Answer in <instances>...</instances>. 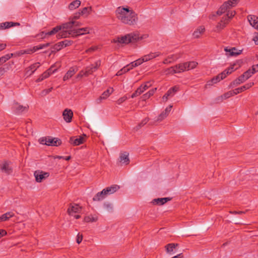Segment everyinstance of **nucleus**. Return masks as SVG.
I'll return each instance as SVG.
<instances>
[{
  "label": "nucleus",
  "mask_w": 258,
  "mask_h": 258,
  "mask_svg": "<svg viewBox=\"0 0 258 258\" xmlns=\"http://www.w3.org/2000/svg\"><path fill=\"white\" fill-rule=\"evenodd\" d=\"M115 14L117 18L124 24L134 26L138 23L137 14L128 7L117 8Z\"/></svg>",
  "instance_id": "1"
},
{
  "label": "nucleus",
  "mask_w": 258,
  "mask_h": 258,
  "mask_svg": "<svg viewBox=\"0 0 258 258\" xmlns=\"http://www.w3.org/2000/svg\"><path fill=\"white\" fill-rule=\"evenodd\" d=\"M143 38V36H140L138 33H131L121 37H118L116 39H114L113 42L127 44L130 43H135Z\"/></svg>",
  "instance_id": "2"
},
{
  "label": "nucleus",
  "mask_w": 258,
  "mask_h": 258,
  "mask_svg": "<svg viewBox=\"0 0 258 258\" xmlns=\"http://www.w3.org/2000/svg\"><path fill=\"white\" fill-rule=\"evenodd\" d=\"M40 144L47 146H58L61 143V140L56 138L50 137L41 138L39 140Z\"/></svg>",
  "instance_id": "3"
},
{
  "label": "nucleus",
  "mask_w": 258,
  "mask_h": 258,
  "mask_svg": "<svg viewBox=\"0 0 258 258\" xmlns=\"http://www.w3.org/2000/svg\"><path fill=\"white\" fill-rule=\"evenodd\" d=\"M239 0H228L227 1V20L230 19L235 15V12L232 10H228L229 7H234L237 5Z\"/></svg>",
  "instance_id": "4"
},
{
  "label": "nucleus",
  "mask_w": 258,
  "mask_h": 258,
  "mask_svg": "<svg viewBox=\"0 0 258 258\" xmlns=\"http://www.w3.org/2000/svg\"><path fill=\"white\" fill-rule=\"evenodd\" d=\"M29 106L28 105L23 106L18 102H14L12 105V109L13 111L17 114H20L24 112L28 111Z\"/></svg>",
  "instance_id": "5"
},
{
  "label": "nucleus",
  "mask_w": 258,
  "mask_h": 258,
  "mask_svg": "<svg viewBox=\"0 0 258 258\" xmlns=\"http://www.w3.org/2000/svg\"><path fill=\"white\" fill-rule=\"evenodd\" d=\"M34 175L37 182H41L49 176V173L38 170L34 172Z\"/></svg>",
  "instance_id": "6"
},
{
  "label": "nucleus",
  "mask_w": 258,
  "mask_h": 258,
  "mask_svg": "<svg viewBox=\"0 0 258 258\" xmlns=\"http://www.w3.org/2000/svg\"><path fill=\"white\" fill-rule=\"evenodd\" d=\"M50 45V43H46L45 44H40L38 46H34L32 49H27L26 50H22L19 53V54H30L34 52H35L39 49H43L49 46Z\"/></svg>",
  "instance_id": "7"
},
{
  "label": "nucleus",
  "mask_w": 258,
  "mask_h": 258,
  "mask_svg": "<svg viewBox=\"0 0 258 258\" xmlns=\"http://www.w3.org/2000/svg\"><path fill=\"white\" fill-rule=\"evenodd\" d=\"M170 73H179L187 70L186 62L179 63L169 69Z\"/></svg>",
  "instance_id": "8"
},
{
  "label": "nucleus",
  "mask_w": 258,
  "mask_h": 258,
  "mask_svg": "<svg viewBox=\"0 0 258 258\" xmlns=\"http://www.w3.org/2000/svg\"><path fill=\"white\" fill-rule=\"evenodd\" d=\"M151 86L150 82H147L144 85H141L137 90L132 95L131 97L134 98L141 94L144 91L147 90Z\"/></svg>",
  "instance_id": "9"
},
{
  "label": "nucleus",
  "mask_w": 258,
  "mask_h": 258,
  "mask_svg": "<svg viewBox=\"0 0 258 258\" xmlns=\"http://www.w3.org/2000/svg\"><path fill=\"white\" fill-rule=\"evenodd\" d=\"M101 61L98 60L96 61L94 64H92L86 67L85 71L87 76L92 74L93 72H95L100 66Z\"/></svg>",
  "instance_id": "10"
},
{
  "label": "nucleus",
  "mask_w": 258,
  "mask_h": 258,
  "mask_svg": "<svg viewBox=\"0 0 258 258\" xmlns=\"http://www.w3.org/2000/svg\"><path fill=\"white\" fill-rule=\"evenodd\" d=\"M82 207L77 204H71L68 209V213L71 216H74V214L79 213L81 211Z\"/></svg>",
  "instance_id": "11"
},
{
  "label": "nucleus",
  "mask_w": 258,
  "mask_h": 258,
  "mask_svg": "<svg viewBox=\"0 0 258 258\" xmlns=\"http://www.w3.org/2000/svg\"><path fill=\"white\" fill-rule=\"evenodd\" d=\"M91 29L89 27H85L83 28H80L76 30H73L74 31V37H77L80 35H84L86 34H89Z\"/></svg>",
  "instance_id": "12"
},
{
  "label": "nucleus",
  "mask_w": 258,
  "mask_h": 258,
  "mask_svg": "<svg viewBox=\"0 0 258 258\" xmlns=\"http://www.w3.org/2000/svg\"><path fill=\"white\" fill-rule=\"evenodd\" d=\"M62 115L64 120L67 122H71L72 120L73 116V112L72 110L69 109H66L64 110L62 113Z\"/></svg>",
  "instance_id": "13"
},
{
  "label": "nucleus",
  "mask_w": 258,
  "mask_h": 258,
  "mask_svg": "<svg viewBox=\"0 0 258 258\" xmlns=\"http://www.w3.org/2000/svg\"><path fill=\"white\" fill-rule=\"evenodd\" d=\"M178 246V244L177 243H169L165 246L167 253L170 254H173L176 251Z\"/></svg>",
  "instance_id": "14"
},
{
  "label": "nucleus",
  "mask_w": 258,
  "mask_h": 258,
  "mask_svg": "<svg viewBox=\"0 0 258 258\" xmlns=\"http://www.w3.org/2000/svg\"><path fill=\"white\" fill-rule=\"evenodd\" d=\"M247 79H248V78L247 77V76L245 75L244 74H243L240 76H239L238 78L234 80L230 84V87H233L234 86H237L242 83H243Z\"/></svg>",
  "instance_id": "15"
},
{
  "label": "nucleus",
  "mask_w": 258,
  "mask_h": 258,
  "mask_svg": "<svg viewBox=\"0 0 258 258\" xmlns=\"http://www.w3.org/2000/svg\"><path fill=\"white\" fill-rule=\"evenodd\" d=\"M1 170L7 174H10L13 172L12 168L10 166L9 163L7 161L4 162L1 166Z\"/></svg>",
  "instance_id": "16"
},
{
  "label": "nucleus",
  "mask_w": 258,
  "mask_h": 258,
  "mask_svg": "<svg viewBox=\"0 0 258 258\" xmlns=\"http://www.w3.org/2000/svg\"><path fill=\"white\" fill-rule=\"evenodd\" d=\"M40 67V63L36 62L26 69V74L28 76L32 75L34 72Z\"/></svg>",
  "instance_id": "17"
},
{
  "label": "nucleus",
  "mask_w": 258,
  "mask_h": 258,
  "mask_svg": "<svg viewBox=\"0 0 258 258\" xmlns=\"http://www.w3.org/2000/svg\"><path fill=\"white\" fill-rule=\"evenodd\" d=\"M120 188V187L118 185L114 184L110 186L107 187L103 189L105 191V194L108 196L113 194Z\"/></svg>",
  "instance_id": "18"
},
{
  "label": "nucleus",
  "mask_w": 258,
  "mask_h": 258,
  "mask_svg": "<svg viewBox=\"0 0 258 258\" xmlns=\"http://www.w3.org/2000/svg\"><path fill=\"white\" fill-rule=\"evenodd\" d=\"M178 90V87L177 86H174L171 88L167 92V93L163 96L162 99L163 101H166L168 100L169 96H173L175 93Z\"/></svg>",
  "instance_id": "19"
},
{
  "label": "nucleus",
  "mask_w": 258,
  "mask_h": 258,
  "mask_svg": "<svg viewBox=\"0 0 258 258\" xmlns=\"http://www.w3.org/2000/svg\"><path fill=\"white\" fill-rule=\"evenodd\" d=\"M113 92V88L108 89L104 91L101 95L96 100L97 103H101L102 99H106Z\"/></svg>",
  "instance_id": "20"
},
{
  "label": "nucleus",
  "mask_w": 258,
  "mask_h": 258,
  "mask_svg": "<svg viewBox=\"0 0 258 258\" xmlns=\"http://www.w3.org/2000/svg\"><path fill=\"white\" fill-rule=\"evenodd\" d=\"M250 24L258 30V17L254 15H249L247 17Z\"/></svg>",
  "instance_id": "21"
},
{
  "label": "nucleus",
  "mask_w": 258,
  "mask_h": 258,
  "mask_svg": "<svg viewBox=\"0 0 258 258\" xmlns=\"http://www.w3.org/2000/svg\"><path fill=\"white\" fill-rule=\"evenodd\" d=\"M71 35L74 37V31L71 30H63L60 31L57 35V37L58 39L62 38H67Z\"/></svg>",
  "instance_id": "22"
},
{
  "label": "nucleus",
  "mask_w": 258,
  "mask_h": 258,
  "mask_svg": "<svg viewBox=\"0 0 258 258\" xmlns=\"http://www.w3.org/2000/svg\"><path fill=\"white\" fill-rule=\"evenodd\" d=\"M84 140L83 137L81 136H79V138L76 139L75 137H72L70 138L69 142L74 146H78L83 144Z\"/></svg>",
  "instance_id": "23"
},
{
  "label": "nucleus",
  "mask_w": 258,
  "mask_h": 258,
  "mask_svg": "<svg viewBox=\"0 0 258 258\" xmlns=\"http://www.w3.org/2000/svg\"><path fill=\"white\" fill-rule=\"evenodd\" d=\"M241 50H238L235 47L228 49L227 48V56L228 55L230 56H236L241 53Z\"/></svg>",
  "instance_id": "24"
},
{
  "label": "nucleus",
  "mask_w": 258,
  "mask_h": 258,
  "mask_svg": "<svg viewBox=\"0 0 258 258\" xmlns=\"http://www.w3.org/2000/svg\"><path fill=\"white\" fill-rule=\"evenodd\" d=\"M160 55V53L159 52H151L150 53L143 56V61L146 62L159 56Z\"/></svg>",
  "instance_id": "25"
},
{
  "label": "nucleus",
  "mask_w": 258,
  "mask_h": 258,
  "mask_svg": "<svg viewBox=\"0 0 258 258\" xmlns=\"http://www.w3.org/2000/svg\"><path fill=\"white\" fill-rule=\"evenodd\" d=\"M258 72V63L255 65H253L251 69H249L248 70L245 72L243 74L247 76L249 79L253 74Z\"/></svg>",
  "instance_id": "26"
},
{
  "label": "nucleus",
  "mask_w": 258,
  "mask_h": 258,
  "mask_svg": "<svg viewBox=\"0 0 258 258\" xmlns=\"http://www.w3.org/2000/svg\"><path fill=\"white\" fill-rule=\"evenodd\" d=\"M226 26V18L222 17L221 20L218 23L214 31L215 32H219L222 29H223Z\"/></svg>",
  "instance_id": "27"
},
{
  "label": "nucleus",
  "mask_w": 258,
  "mask_h": 258,
  "mask_svg": "<svg viewBox=\"0 0 258 258\" xmlns=\"http://www.w3.org/2000/svg\"><path fill=\"white\" fill-rule=\"evenodd\" d=\"M107 195L105 191L103 189L101 191L98 192L93 198L94 201H100L104 199Z\"/></svg>",
  "instance_id": "28"
},
{
  "label": "nucleus",
  "mask_w": 258,
  "mask_h": 258,
  "mask_svg": "<svg viewBox=\"0 0 258 258\" xmlns=\"http://www.w3.org/2000/svg\"><path fill=\"white\" fill-rule=\"evenodd\" d=\"M119 161L125 165L128 164L130 163L128 153L126 152L121 153L119 157Z\"/></svg>",
  "instance_id": "29"
},
{
  "label": "nucleus",
  "mask_w": 258,
  "mask_h": 258,
  "mask_svg": "<svg viewBox=\"0 0 258 258\" xmlns=\"http://www.w3.org/2000/svg\"><path fill=\"white\" fill-rule=\"evenodd\" d=\"M171 200L170 198H158L153 200V203L158 205H163Z\"/></svg>",
  "instance_id": "30"
},
{
  "label": "nucleus",
  "mask_w": 258,
  "mask_h": 258,
  "mask_svg": "<svg viewBox=\"0 0 258 258\" xmlns=\"http://www.w3.org/2000/svg\"><path fill=\"white\" fill-rule=\"evenodd\" d=\"M205 30V29L204 26H201L199 27L192 34L194 37L195 38H199L200 36L204 33Z\"/></svg>",
  "instance_id": "31"
},
{
  "label": "nucleus",
  "mask_w": 258,
  "mask_h": 258,
  "mask_svg": "<svg viewBox=\"0 0 258 258\" xmlns=\"http://www.w3.org/2000/svg\"><path fill=\"white\" fill-rule=\"evenodd\" d=\"M253 85H254L253 83H249L246 84L245 85H243L239 88L235 89V90L236 92V94H237L240 92L244 91V90H246L250 88Z\"/></svg>",
  "instance_id": "32"
},
{
  "label": "nucleus",
  "mask_w": 258,
  "mask_h": 258,
  "mask_svg": "<svg viewBox=\"0 0 258 258\" xmlns=\"http://www.w3.org/2000/svg\"><path fill=\"white\" fill-rule=\"evenodd\" d=\"M168 115L167 114L163 111L161 114L158 116L156 120L154 121L150 122L149 124L150 125H154L156 122H159L162 121L163 119H164Z\"/></svg>",
  "instance_id": "33"
},
{
  "label": "nucleus",
  "mask_w": 258,
  "mask_h": 258,
  "mask_svg": "<svg viewBox=\"0 0 258 258\" xmlns=\"http://www.w3.org/2000/svg\"><path fill=\"white\" fill-rule=\"evenodd\" d=\"M76 71L75 69L71 68L66 74L63 78V81H66L71 78L75 73Z\"/></svg>",
  "instance_id": "34"
},
{
  "label": "nucleus",
  "mask_w": 258,
  "mask_h": 258,
  "mask_svg": "<svg viewBox=\"0 0 258 258\" xmlns=\"http://www.w3.org/2000/svg\"><path fill=\"white\" fill-rule=\"evenodd\" d=\"M226 70L223 71L221 73L219 74L216 77L213 78L215 82V84L219 82L220 81L223 80L226 78Z\"/></svg>",
  "instance_id": "35"
},
{
  "label": "nucleus",
  "mask_w": 258,
  "mask_h": 258,
  "mask_svg": "<svg viewBox=\"0 0 258 258\" xmlns=\"http://www.w3.org/2000/svg\"><path fill=\"white\" fill-rule=\"evenodd\" d=\"M81 5V1L79 0H75L72 2L69 5V9L70 10H74L78 8Z\"/></svg>",
  "instance_id": "36"
},
{
  "label": "nucleus",
  "mask_w": 258,
  "mask_h": 258,
  "mask_svg": "<svg viewBox=\"0 0 258 258\" xmlns=\"http://www.w3.org/2000/svg\"><path fill=\"white\" fill-rule=\"evenodd\" d=\"M70 21L66 23L63 24L61 26V29H71L74 27V23L72 20H69Z\"/></svg>",
  "instance_id": "37"
},
{
  "label": "nucleus",
  "mask_w": 258,
  "mask_h": 258,
  "mask_svg": "<svg viewBox=\"0 0 258 258\" xmlns=\"http://www.w3.org/2000/svg\"><path fill=\"white\" fill-rule=\"evenodd\" d=\"M149 118L146 117L141 122H140L138 125L134 127V130L136 131H138L139 129H140L142 126L145 125L149 121Z\"/></svg>",
  "instance_id": "38"
},
{
  "label": "nucleus",
  "mask_w": 258,
  "mask_h": 258,
  "mask_svg": "<svg viewBox=\"0 0 258 258\" xmlns=\"http://www.w3.org/2000/svg\"><path fill=\"white\" fill-rule=\"evenodd\" d=\"M156 90V88H154L152 90H150L147 93L144 94L142 97L143 100H145L149 98L151 96H152L154 94Z\"/></svg>",
  "instance_id": "39"
},
{
  "label": "nucleus",
  "mask_w": 258,
  "mask_h": 258,
  "mask_svg": "<svg viewBox=\"0 0 258 258\" xmlns=\"http://www.w3.org/2000/svg\"><path fill=\"white\" fill-rule=\"evenodd\" d=\"M103 207L108 212H112L113 211V206L111 203L105 202L103 204Z\"/></svg>",
  "instance_id": "40"
},
{
  "label": "nucleus",
  "mask_w": 258,
  "mask_h": 258,
  "mask_svg": "<svg viewBox=\"0 0 258 258\" xmlns=\"http://www.w3.org/2000/svg\"><path fill=\"white\" fill-rule=\"evenodd\" d=\"M91 10V7H85L81 11L79 10V11L82 16L85 15L86 17L90 14Z\"/></svg>",
  "instance_id": "41"
},
{
  "label": "nucleus",
  "mask_w": 258,
  "mask_h": 258,
  "mask_svg": "<svg viewBox=\"0 0 258 258\" xmlns=\"http://www.w3.org/2000/svg\"><path fill=\"white\" fill-rule=\"evenodd\" d=\"M13 53L7 54L0 57V65L5 62L7 60L10 59L11 57L13 56Z\"/></svg>",
  "instance_id": "42"
},
{
  "label": "nucleus",
  "mask_w": 258,
  "mask_h": 258,
  "mask_svg": "<svg viewBox=\"0 0 258 258\" xmlns=\"http://www.w3.org/2000/svg\"><path fill=\"white\" fill-rule=\"evenodd\" d=\"M73 41L70 40H64L59 42V45L62 48L68 46H70L73 44Z\"/></svg>",
  "instance_id": "43"
},
{
  "label": "nucleus",
  "mask_w": 258,
  "mask_h": 258,
  "mask_svg": "<svg viewBox=\"0 0 258 258\" xmlns=\"http://www.w3.org/2000/svg\"><path fill=\"white\" fill-rule=\"evenodd\" d=\"M239 67V65H237L236 63H233L227 69V75L231 74L233 71L236 70Z\"/></svg>",
  "instance_id": "44"
},
{
  "label": "nucleus",
  "mask_w": 258,
  "mask_h": 258,
  "mask_svg": "<svg viewBox=\"0 0 258 258\" xmlns=\"http://www.w3.org/2000/svg\"><path fill=\"white\" fill-rule=\"evenodd\" d=\"M186 64L187 70H189L195 68L197 67L198 63L196 61H189L186 62Z\"/></svg>",
  "instance_id": "45"
},
{
  "label": "nucleus",
  "mask_w": 258,
  "mask_h": 258,
  "mask_svg": "<svg viewBox=\"0 0 258 258\" xmlns=\"http://www.w3.org/2000/svg\"><path fill=\"white\" fill-rule=\"evenodd\" d=\"M61 29V26H57L52 29L50 31L46 33L45 34H48V35H52L57 32H58L59 30Z\"/></svg>",
  "instance_id": "46"
},
{
  "label": "nucleus",
  "mask_w": 258,
  "mask_h": 258,
  "mask_svg": "<svg viewBox=\"0 0 258 258\" xmlns=\"http://www.w3.org/2000/svg\"><path fill=\"white\" fill-rule=\"evenodd\" d=\"M226 12V2L224 3L220 9L217 11V15L220 16Z\"/></svg>",
  "instance_id": "47"
},
{
  "label": "nucleus",
  "mask_w": 258,
  "mask_h": 258,
  "mask_svg": "<svg viewBox=\"0 0 258 258\" xmlns=\"http://www.w3.org/2000/svg\"><path fill=\"white\" fill-rule=\"evenodd\" d=\"M49 73L44 72L36 80L37 82H39L49 77Z\"/></svg>",
  "instance_id": "48"
},
{
  "label": "nucleus",
  "mask_w": 258,
  "mask_h": 258,
  "mask_svg": "<svg viewBox=\"0 0 258 258\" xmlns=\"http://www.w3.org/2000/svg\"><path fill=\"white\" fill-rule=\"evenodd\" d=\"M181 56L180 54H172L169 56H168L167 57L169 58V60L172 61V62L179 58H180Z\"/></svg>",
  "instance_id": "49"
},
{
  "label": "nucleus",
  "mask_w": 258,
  "mask_h": 258,
  "mask_svg": "<svg viewBox=\"0 0 258 258\" xmlns=\"http://www.w3.org/2000/svg\"><path fill=\"white\" fill-rule=\"evenodd\" d=\"M10 24L12 25V24L9 23V22L0 23V30H4L10 28V26H9Z\"/></svg>",
  "instance_id": "50"
},
{
  "label": "nucleus",
  "mask_w": 258,
  "mask_h": 258,
  "mask_svg": "<svg viewBox=\"0 0 258 258\" xmlns=\"http://www.w3.org/2000/svg\"><path fill=\"white\" fill-rule=\"evenodd\" d=\"M129 71V69H126V67L125 66L123 68H122L121 69H120L119 71H118L116 75V76H121L122 75V74L127 72Z\"/></svg>",
  "instance_id": "51"
},
{
  "label": "nucleus",
  "mask_w": 258,
  "mask_h": 258,
  "mask_svg": "<svg viewBox=\"0 0 258 258\" xmlns=\"http://www.w3.org/2000/svg\"><path fill=\"white\" fill-rule=\"evenodd\" d=\"M82 15L81 14H80V12L79 11L77 13H76L75 14H74L73 16L70 17L69 18V20H78L80 18V16Z\"/></svg>",
  "instance_id": "52"
},
{
  "label": "nucleus",
  "mask_w": 258,
  "mask_h": 258,
  "mask_svg": "<svg viewBox=\"0 0 258 258\" xmlns=\"http://www.w3.org/2000/svg\"><path fill=\"white\" fill-rule=\"evenodd\" d=\"M84 220L86 222H95L97 221V218L93 216H89L85 217L84 218Z\"/></svg>",
  "instance_id": "53"
},
{
  "label": "nucleus",
  "mask_w": 258,
  "mask_h": 258,
  "mask_svg": "<svg viewBox=\"0 0 258 258\" xmlns=\"http://www.w3.org/2000/svg\"><path fill=\"white\" fill-rule=\"evenodd\" d=\"M84 76H85V77H87V75L86 74V71H81L79 72V73L77 75V79H81Z\"/></svg>",
  "instance_id": "54"
},
{
  "label": "nucleus",
  "mask_w": 258,
  "mask_h": 258,
  "mask_svg": "<svg viewBox=\"0 0 258 258\" xmlns=\"http://www.w3.org/2000/svg\"><path fill=\"white\" fill-rule=\"evenodd\" d=\"M52 48L54 49V50H52L51 52H53L54 51H59L62 48V47L60 46V45H59L58 42L57 44L53 45Z\"/></svg>",
  "instance_id": "55"
},
{
  "label": "nucleus",
  "mask_w": 258,
  "mask_h": 258,
  "mask_svg": "<svg viewBox=\"0 0 258 258\" xmlns=\"http://www.w3.org/2000/svg\"><path fill=\"white\" fill-rule=\"evenodd\" d=\"M143 62L144 61L143 60V57H142V58L138 59L136 60V61H133V63L134 64V66L135 67H136L140 65L141 64H142Z\"/></svg>",
  "instance_id": "56"
},
{
  "label": "nucleus",
  "mask_w": 258,
  "mask_h": 258,
  "mask_svg": "<svg viewBox=\"0 0 258 258\" xmlns=\"http://www.w3.org/2000/svg\"><path fill=\"white\" fill-rule=\"evenodd\" d=\"M215 84V81L214 80L213 78H212V79H211L210 80L208 81L206 85H205V87L206 88H207L208 86H212L214 84Z\"/></svg>",
  "instance_id": "57"
},
{
  "label": "nucleus",
  "mask_w": 258,
  "mask_h": 258,
  "mask_svg": "<svg viewBox=\"0 0 258 258\" xmlns=\"http://www.w3.org/2000/svg\"><path fill=\"white\" fill-rule=\"evenodd\" d=\"M57 70L56 69H54L53 66H51L47 71L45 72L49 73V76H50L52 73H54L55 72H56Z\"/></svg>",
  "instance_id": "58"
},
{
  "label": "nucleus",
  "mask_w": 258,
  "mask_h": 258,
  "mask_svg": "<svg viewBox=\"0 0 258 258\" xmlns=\"http://www.w3.org/2000/svg\"><path fill=\"white\" fill-rule=\"evenodd\" d=\"M57 70L56 69H54L53 66H51L47 71L45 72L49 73V76H50L52 73H54L55 72H56Z\"/></svg>",
  "instance_id": "59"
},
{
  "label": "nucleus",
  "mask_w": 258,
  "mask_h": 258,
  "mask_svg": "<svg viewBox=\"0 0 258 258\" xmlns=\"http://www.w3.org/2000/svg\"><path fill=\"white\" fill-rule=\"evenodd\" d=\"M57 70L56 69H54L53 66H51L47 71L45 72L49 73V76H50L52 73H54L55 72H56Z\"/></svg>",
  "instance_id": "60"
},
{
  "label": "nucleus",
  "mask_w": 258,
  "mask_h": 258,
  "mask_svg": "<svg viewBox=\"0 0 258 258\" xmlns=\"http://www.w3.org/2000/svg\"><path fill=\"white\" fill-rule=\"evenodd\" d=\"M127 99V97L126 96H123L122 97H121L119 99H118L117 101H116V103L118 104H121L122 102H123L124 101H125Z\"/></svg>",
  "instance_id": "61"
},
{
  "label": "nucleus",
  "mask_w": 258,
  "mask_h": 258,
  "mask_svg": "<svg viewBox=\"0 0 258 258\" xmlns=\"http://www.w3.org/2000/svg\"><path fill=\"white\" fill-rule=\"evenodd\" d=\"M83 236L82 234L79 233L77 236L76 242H82V241L83 240Z\"/></svg>",
  "instance_id": "62"
},
{
  "label": "nucleus",
  "mask_w": 258,
  "mask_h": 258,
  "mask_svg": "<svg viewBox=\"0 0 258 258\" xmlns=\"http://www.w3.org/2000/svg\"><path fill=\"white\" fill-rule=\"evenodd\" d=\"M97 49V46H92V47H91L90 48L87 49L86 50V52L91 53V52H92L95 51Z\"/></svg>",
  "instance_id": "63"
},
{
  "label": "nucleus",
  "mask_w": 258,
  "mask_h": 258,
  "mask_svg": "<svg viewBox=\"0 0 258 258\" xmlns=\"http://www.w3.org/2000/svg\"><path fill=\"white\" fill-rule=\"evenodd\" d=\"M236 92L235 90L230 91L227 92V98L229 97L230 96L236 95Z\"/></svg>",
  "instance_id": "64"
}]
</instances>
